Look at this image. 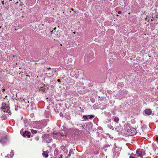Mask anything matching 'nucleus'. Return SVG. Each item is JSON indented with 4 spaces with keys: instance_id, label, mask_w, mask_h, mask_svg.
<instances>
[{
    "instance_id": "obj_24",
    "label": "nucleus",
    "mask_w": 158,
    "mask_h": 158,
    "mask_svg": "<svg viewBox=\"0 0 158 158\" xmlns=\"http://www.w3.org/2000/svg\"><path fill=\"white\" fill-rule=\"evenodd\" d=\"M62 156H63L62 155H60V157H62Z\"/></svg>"
},
{
    "instance_id": "obj_26",
    "label": "nucleus",
    "mask_w": 158,
    "mask_h": 158,
    "mask_svg": "<svg viewBox=\"0 0 158 158\" xmlns=\"http://www.w3.org/2000/svg\"><path fill=\"white\" fill-rule=\"evenodd\" d=\"M56 29V27H55V28H54V30H55Z\"/></svg>"
},
{
    "instance_id": "obj_31",
    "label": "nucleus",
    "mask_w": 158,
    "mask_h": 158,
    "mask_svg": "<svg viewBox=\"0 0 158 158\" xmlns=\"http://www.w3.org/2000/svg\"><path fill=\"white\" fill-rule=\"evenodd\" d=\"M72 10H73V9H72Z\"/></svg>"
},
{
    "instance_id": "obj_1",
    "label": "nucleus",
    "mask_w": 158,
    "mask_h": 158,
    "mask_svg": "<svg viewBox=\"0 0 158 158\" xmlns=\"http://www.w3.org/2000/svg\"><path fill=\"white\" fill-rule=\"evenodd\" d=\"M127 131L126 134L129 135H135L136 132V129L130 126H128L126 128Z\"/></svg>"
},
{
    "instance_id": "obj_29",
    "label": "nucleus",
    "mask_w": 158,
    "mask_h": 158,
    "mask_svg": "<svg viewBox=\"0 0 158 158\" xmlns=\"http://www.w3.org/2000/svg\"><path fill=\"white\" fill-rule=\"evenodd\" d=\"M73 33H74V34H75V32H73Z\"/></svg>"
},
{
    "instance_id": "obj_19",
    "label": "nucleus",
    "mask_w": 158,
    "mask_h": 158,
    "mask_svg": "<svg viewBox=\"0 0 158 158\" xmlns=\"http://www.w3.org/2000/svg\"><path fill=\"white\" fill-rule=\"evenodd\" d=\"M121 12L120 11H119L118 12V13L119 14H121Z\"/></svg>"
},
{
    "instance_id": "obj_25",
    "label": "nucleus",
    "mask_w": 158,
    "mask_h": 158,
    "mask_svg": "<svg viewBox=\"0 0 158 158\" xmlns=\"http://www.w3.org/2000/svg\"><path fill=\"white\" fill-rule=\"evenodd\" d=\"M2 4L3 5H4V2H3H3H2Z\"/></svg>"
},
{
    "instance_id": "obj_20",
    "label": "nucleus",
    "mask_w": 158,
    "mask_h": 158,
    "mask_svg": "<svg viewBox=\"0 0 158 158\" xmlns=\"http://www.w3.org/2000/svg\"><path fill=\"white\" fill-rule=\"evenodd\" d=\"M35 139L36 140H38V139H39V138L38 137H36L35 138Z\"/></svg>"
},
{
    "instance_id": "obj_14",
    "label": "nucleus",
    "mask_w": 158,
    "mask_h": 158,
    "mask_svg": "<svg viewBox=\"0 0 158 158\" xmlns=\"http://www.w3.org/2000/svg\"><path fill=\"white\" fill-rule=\"evenodd\" d=\"M88 117H89V118L91 119L93 118L94 117V116L93 115H88Z\"/></svg>"
},
{
    "instance_id": "obj_23",
    "label": "nucleus",
    "mask_w": 158,
    "mask_h": 158,
    "mask_svg": "<svg viewBox=\"0 0 158 158\" xmlns=\"http://www.w3.org/2000/svg\"><path fill=\"white\" fill-rule=\"evenodd\" d=\"M57 81H58V82H60V79H58L57 80Z\"/></svg>"
},
{
    "instance_id": "obj_17",
    "label": "nucleus",
    "mask_w": 158,
    "mask_h": 158,
    "mask_svg": "<svg viewBox=\"0 0 158 158\" xmlns=\"http://www.w3.org/2000/svg\"><path fill=\"white\" fill-rule=\"evenodd\" d=\"M156 141L158 142V136H157L156 138Z\"/></svg>"
},
{
    "instance_id": "obj_33",
    "label": "nucleus",
    "mask_w": 158,
    "mask_h": 158,
    "mask_svg": "<svg viewBox=\"0 0 158 158\" xmlns=\"http://www.w3.org/2000/svg\"><path fill=\"white\" fill-rule=\"evenodd\" d=\"M50 69V68H48V69Z\"/></svg>"
},
{
    "instance_id": "obj_32",
    "label": "nucleus",
    "mask_w": 158,
    "mask_h": 158,
    "mask_svg": "<svg viewBox=\"0 0 158 158\" xmlns=\"http://www.w3.org/2000/svg\"><path fill=\"white\" fill-rule=\"evenodd\" d=\"M60 45H61V46H62V44H60Z\"/></svg>"
},
{
    "instance_id": "obj_7",
    "label": "nucleus",
    "mask_w": 158,
    "mask_h": 158,
    "mask_svg": "<svg viewBox=\"0 0 158 158\" xmlns=\"http://www.w3.org/2000/svg\"><path fill=\"white\" fill-rule=\"evenodd\" d=\"M145 113L148 115H150L152 112L151 110L149 109H146L144 110Z\"/></svg>"
},
{
    "instance_id": "obj_3",
    "label": "nucleus",
    "mask_w": 158,
    "mask_h": 158,
    "mask_svg": "<svg viewBox=\"0 0 158 158\" xmlns=\"http://www.w3.org/2000/svg\"><path fill=\"white\" fill-rule=\"evenodd\" d=\"M20 102L22 106H25L27 104L29 103V101L27 98H23L21 99Z\"/></svg>"
},
{
    "instance_id": "obj_34",
    "label": "nucleus",
    "mask_w": 158,
    "mask_h": 158,
    "mask_svg": "<svg viewBox=\"0 0 158 158\" xmlns=\"http://www.w3.org/2000/svg\"><path fill=\"white\" fill-rule=\"evenodd\" d=\"M50 69V68H48V69Z\"/></svg>"
},
{
    "instance_id": "obj_10",
    "label": "nucleus",
    "mask_w": 158,
    "mask_h": 158,
    "mask_svg": "<svg viewBox=\"0 0 158 158\" xmlns=\"http://www.w3.org/2000/svg\"><path fill=\"white\" fill-rule=\"evenodd\" d=\"M66 136V134L65 133L64 134L62 132H61L60 133H59L58 134V136H61L62 137H64V136Z\"/></svg>"
},
{
    "instance_id": "obj_28",
    "label": "nucleus",
    "mask_w": 158,
    "mask_h": 158,
    "mask_svg": "<svg viewBox=\"0 0 158 158\" xmlns=\"http://www.w3.org/2000/svg\"><path fill=\"white\" fill-rule=\"evenodd\" d=\"M113 127L111 126H110V127Z\"/></svg>"
},
{
    "instance_id": "obj_2",
    "label": "nucleus",
    "mask_w": 158,
    "mask_h": 158,
    "mask_svg": "<svg viewBox=\"0 0 158 158\" xmlns=\"http://www.w3.org/2000/svg\"><path fill=\"white\" fill-rule=\"evenodd\" d=\"M2 111L4 112H6L8 113H10L9 107L5 102L2 103Z\"/></svg>"
},
{
    "instance_id": "obj_35",
    "label": "nucleus",
    "mask_w": 158,
    "mask_h": 158,
    "mask_svg": "<svg viewBox=\"0 0 158 158\" xmlns=\"http://www.w3.org/2000/svg\"><path fill=\"white\" fill-rule=\"evenodd\" d=\"M110 1H111V0H110Z\"/></svg>"
},
{
    "instance_id": "obj_12",
    "label": "nucleus",
    "mask_w": 158,
    "mask_h": 158,
    "mask_svg": "<svg viewBox=\"0 0 158 158\" xmlns=\"http://www.w3.org/2000/svg\"><path fill=\"white\" fill-rule=\"evenodd\" d=\"M46 90V89L45 88V87L44 86L43 87H41L39 89V90L43 91L46 92L45 90Z\"/></svg>"
},
{
    "instance_id": "obj_4",
    "label": "nucleus",
    "mask_w": 158,
    "mask_h": 158,
    "mask_svg": "<svg viewBox=\"0 0 158 158\" xmlns=\"http://www.w3.org/2000/svg\"><path fill=\"white\" fill-rule=\"evenodd\" d=\"M143 152L140 150H137L136 151V154L138 156L142 157Z\"/></svg>"
},
{
    "instance_id": "obj_13",
    "label": "nucleus",
    "mask_w": 158,
    "mask_h": 158,
    "mask_svg": "<svg viewBox=\"0 0 158 158\" xmlns=\"http://www.w3.org/2000/svg\"><path fill=\"white\" fill-rule=\"evenodd\" d=\"M31 132L32 134H36L38 132L37 131L34 130L33 129H31Z\"/></svg>"
},
{
    "instance_id": "obj_5",
    "label": "nucleus",
    "mask_w": 158,
    "mask_h": 158,
    "mask_svg": "<svg viewBox=\"0 0 158 158\" xmlns=\"http://www.w3.org/2000/svg\"><path fill=\"white\" fill-rule=\"evenodd\" d=\"M31 133L27 131H25L23 134V137L27 136L29 138L31 136Z\"/></svg>"
},
{
    "instance_id": "obj_21",
    "label": "nucleus",
    "mask_w": 158,
    "mask_h": 158,
    "mask_svg": "<svg viewBox=\"0 0 158 158\" xmlns=\"http://www.w3.org/2000/svg\"><path fill=\"white\" fill-rule=\"evenodd\" d=\"M60 116H62L63 115L62 113H60Z\"/></svg>"
},
{
    "instance_id": "obj_6",
    "label": "nucleus",
    "mask_w": 158,
    "mask_h": 158,
    "mask_svg": "<svg viewBox=\"0 0 158 158\" xmlns=\"http://www.w3.org/2000/svg\"><path fill=\"white\" fill-rule=\"evenodd\" d=\"M7 140V139L6 137H5L3 138L0 139V142L1 143L3 144L6 142Z\"/></svg>"
},
{
    "instance_id": "obj_11",
    "label": "nucleus",
    "mask_w": 158,
    "mask_h": 158,
    "mask_svg": "<svg viewBox=\"0 0 158 158\" xmlns=\"http://www.w3.org/2000/svg\"><path fill=\"white\" fill-rule=\"evenodd\" d=\"M119 120V118L118 117H115L114 118V119L113 120V121L115 123H118Z\"/></svg>"
},
{
    "instance_id": "obj_22",
    "label": "nucleus",
    "mask_w": 158,
    "mask_h": 158,
    "mask_svg": "<svg viewBox=\"0 0 158 158\" xmlns=\"http://www.w3.org/2000/svg\"><path fill=\"white\" fill-rule=\"evenodd\" d=\"M11 156H13V152H12V153H11Z\"/></svg>"
},
{
    "instance_id": "obj_8",
    "label": "nucleus",
    "mask_w": 158,
    "mask_h": 158,
    "mask_svg": "<svg viewBox=\"0 0 158 158\" xmlns=\"http://www.w3.org/2000/svg\"><path fill=\"white\" fill-rule=\"evenodd\" d=\"M74 154V152L73 151V150L72 149H71L69 151V154L67 156V158H69L70 157L71 155H73Z\"/></svg>"
},
{
    "instance_id": "obj_30",
    "label": "nucleus",
    "mask_w": 158,
    "mask_h": 158,
    "mask_svg": "<svg viewBox=\"0 0 158 158\" xmlns=\"http://www.w3.org/2000/svg\"><path fill=\"white\" fill-rule=\"evenodd\" d=\"M58 158H62V157H59Z\"/></svg>"
},
{
    "instance_id": "obj_27",
    "label": "nucleus",
    "mask_w": 158,
    "mask_h": 158,
    "mask_svg": "<svg viewBox=\"0 0 158 158\" xmlns=\"http://www.w3.org/2000/svg\"><path fill=\"white\" fill-rule=\"evenodd\" d=\"M113 127L111 126H110V127Z\"/></svg>"
},
{
    "instance_id": "obj_18",
    "label": "nucleus",
    "mask_w": 158,
    "mask_h": 158,
    "mask_svg": "<svg viewBox=\"0 0 158 158\" xmlns=\"http://www.w3.org/2000/svg\"><path fill=\"white\" fill-rule=\"evenodd\" d=\"M130 158H135V157L132 156H130Z\"/></svg>"
},
{
    "instance_id": "obj_9",
    "label": "nucleus",
    "mask_w": 158,
    "mask_h": 158,
    "mask_svg": "<svg viewBox=\"0 0 158 158\" xmlns=\"http://www.w3.org/2000/svg\"><path fill=\"white\" fill-rule=\"evenodd\" d=\"M48 151H45L43 152V155L45 157H47L48 156Z\"/></svg>"
},
{
    "instance_id": "obj_16",
    "label": "nucleus",
    "mask_w": 158,
    "mask_h": 158,
    "mask_svg": "<svg viewBox=\"0 0 158 158\" xmlns=\"http://www.w3.org/2000/svg\"><path fill=\"white\" fill-rule=\"evenodd\" d=\"M59 133H57V132H54L52 133V135H57L58 136V134Z\"/></svg>"
},
{
    "instance_id": "obj_15",
    "label": "nucleus",
    "mask_w": 158,
    "mask_h": 158,
    "mask_svg": "<svg viewBox=\"0 0 158 158\" xmlns=\"http://www.w3.org/2000/svg\"><path fill=\"white\" fill-rule=\"evenodd\" d=\"M88 116H87V115H84L83 116V118H84V119L85 120V119H88Z\"/></svg>"
}]
</instances>
